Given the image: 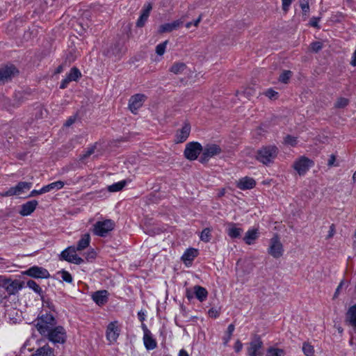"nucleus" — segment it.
Listing matches in <instances>:
<instances>
[{"instance_id":"29","label":"nucleus","mask_w":356,"mask_h":356,"mask_svg":"<svg viewBox=\"0 0 356 356\" xmlns=\"http://www.w3.org/2000/svg\"><path fill=\"white\" fill-rule=\"evenodd\" d=\"M26 286L33 291L40 297H43V291L40 285L34 280H29L26 282Z\"/></svg>"},{"instance_id":"45","label":"nucleus","mask_w":356,"mask_h":356,"mask_svg":"<svg viewBox=\"0 0 356 356\" xmlns=\"http://www.w3.org/2000/svg\"><path fill=\"white\" fill-rule=\"evenodd\" d=\"M49 184H50L51 191L60 190L64 187L65 182H63V181H57L52 182Z\"/></svg>"},{"instance_id":"40","label":"nucleus","mask_w":356,"mask_h":356,"mask_svg":"<svg viewBox=\"0 0 356 356\" xmlns=\"http://www.w3.org/2000/svg\"><path fill=\"white\" fill-rule=\"evenodd\" d=\"M168 43V40H165V41L159 44L156 47V53L157 55L163 56L165 54Z\"/></svg>"},{"instance_id":"46","label":"nucleus","mask_w":356,"mask_h":356,"mask_svg":"<svg viewBox=\"0 0 356 356\" xmlns=\"http://www.w3.org/2000/svg\"><path fill=\"white\" fill-rule=\"evenodd\" d=\"M265 95L270 99H276L278 97V92L270 88L265 92Z\"/></svg>"},{"instance_id":"64","label":"nucleus","mask_w":356,"mask_h":356,"mask_svg":"<svg viewBox=\"0 0 356 356\" xmlns=\"http://www.w3.org/2000/svg\"><path fill=\"white\" fill-rule=\"evenodd\" d=\"M62 71H63V67H62L61 65H60V66H58V67H57V69L56 70L55 73H56V74H59V73H60Z\"/></svg>"},{"instance_id":"43","label":"nucleus","mask_w":356,"mask_h":356,"mask_svg":"<svg viewBox=\"0 0 356 356\" xmlns=\"http://www.w3.org/2000/svg\"><path fill=\"white\" fill-rule=\"evenodd\" d=\"M348 104V100L346 98L340 97L337 100V102L335 103V106L337 108H344Z\"/></svg>"},{"instance_id":"49","label":"nucleus","mask_w":356,"mask_h":356,"mask_svg":"<svg viewBox=\"0 0 356 356\" xmlns=\"http://www.w3.org/2000/svg\"><path fill=\"white\" fill-rule=\"evenodd\" d=\"M293 0H282V7L284 13H287Z\"/></svg>"},{"instance_id":"62","label":"nucleus","mask_w":356,"mask_h":356,"mask_svg":"<svg viewBox=\"0 0 356 356\" xmlns=\"http://www.w3.org/2000/svg\"><path fill=\"white\" fill-rule=\"evenodd\" d=\"M202 19V15H200L198 18L197 19H195L193 22V26H195V27L198 26L200 22H201Z\"/></svg>"},{"instance_id":"37","label":"nucleus","mask_w":356,"mask_h":356,"mask_svg":"<svg viewBox=\"0 0 356 356\" xmlns=\"http://www.w3.org/2000/svg\"><path fill=\"white\" fill-rule=\"evenodd\" d=\"M211 229H209V228L204 229L202 231L200 236L201 241H202L205 243H208L209 241H210L211 238Z\"/></svg>"},{"instance_id":"12","label":"nucleus","mask_w":356,"mask_h":356,"mask_svg":"<svg viewBox=\"0 0 356 356\" xmlns=\"http://www.w3.org/2000/svg\"><path fill=\"white\" fill-rule=\"evenodd\" d=\"M263 342L259 337L254 338L249 343L247 353L249 356H263Z\"/></svg>"},{"instance_id":"33","label":"nucleus","mask_w":356,"mask_h":356,"mask_svg":"<svg viewBox=\"0 0 356 356\" xmlns=\"http://www.w3.org/2000/svg\"><path fill=\"white\" fill-rule=\"evenodd\" d=\"M186 68V65L184 63H175L170 69V71L175 74L183 73Z\"/></svg>"},{"instance_id":"28","label":"nucleus","mask_w":356,"mask_h":356,"mask_svg":"<svg viewBox=\"0 0 356 356\" xmlns=\"http://www.w3.org/2000/svg\"><path fill=\"white\" fill-rule=\"evenodd\" d=\"M90 236L89 234H84L77 243V246L75 248L78 251L86 249L90 244Z\"/></svg>"},{"instance_id":"16","label":"nucleus","mask_w":356,"mask_h":356,"mask_svg":"<svg viewBox=\"0 0 356 356\" xmlns=\"http://www.w3.org/2000/svg\"><path fill=\"white\" fill-rule=\"evenodd\" d=\"M191 133V126L188 123H185L182 127L177 130L175 136V143H181L187 140Z\"/></svg>"},{"instance_id":"60","label":"nucleus","mask_w":356,"mask_h":356,"mask_svg":"<svg viewBox=\"0 0 356 356\" xmlns=\"http://www.w3.org/2000/svg\"><path fill=\"white\" fill-rule=\"evenodd\" d=\"M43 193H48L51 191L50 184H47L41 188Z\"/></svg>"},{"instance_id":"56","label":"nucleus","mask_w":356,"mask_h":356,"mask_svg":"<svg viewBox=\"0 0 356 356\" xmlns=\"http://www.w3.org/2000/svg\"><path fill=\"white\" fill-rule=\"evenodd\" d=\"M41 194H43L42 188H40V190H33L31 192L29 197H33V196L41 195Z\"/></svg>"},{"instance_id":"9","label":"nucleus","mask_w":356,"mask_h":356,"mask_svg":"<svg viewBox=\"0 0 356 356\" xmlns=\"http://www.w3.org/2000/svg\"><path fill=\"white\" fill-rule=\"evenodd\" d=\"M76 251L78 250L75 247L70 246L61 252L60 259L72 264H81L83 262V259L78 256Z\"/></svg>"},{"instance_id":"23","label":"nucleus","mask_w":356,"mask_h":356,"mask_svg":"<svg viewBox=\"0 0 356 356\" xmlns=\"http://www.w3.org/2000/svg\"><path fill=\"white\" fill-rule=\"evenodd\" d=\"M151 10L152 5L150 3L146 5L145 7L143 9L142 13L136 22V26L138 27H143L145 25L149 17Z\"/></svg>"},{"instance_id":"1","label":"nucleus","mask_w":356,"mask_h":356,"mask_svg":"<svg viewBox=\"0 0 356 356\" xmlns=\"http://www.w3.org/2000/svg\"><path fill=\"white\" fill-rule=\"evenodd\" d=\"M56 321L52 314L46 313L36 320L35 327L41 335L47 334L56 325Z\"/></svg>"},{"instance_id":"41","label":"nucleus","mask_w":356,"mask_h":356,"mask_svg":"<svg viewBox=\"0 0 356 356\" xmlns=\"http://www.w3.org/2000/svg\"><path fill=\"white\" fill-rule=\"evenodd\" d=\"M291 72L289 70L284 71L280 76L279 80L280 81L286 83L291 76Z\"/></svg>"},{"instance_id":"31","label":"nucleus","mask_w":356,"mask_h":356,"mask_svg":"<svg viewBox=\"0 0 356 356\" xmlns=\"http://www.w3.org/2000/svg\"><path fill=\"white\" fill-rule=\"evenodd\" d=\"M286 352L282 348L270 346L266 350V356H285Z\"/></svg>"},{"instance_id":"27","label":"nucleus","mask_w":356,"mask_h":356,"mask_svg":"<svg viewBox=\"0 0 356 356\" xmlns=\"http://www.w3.org/2000/svg\"><path fill=\"white\" fill-rule=\"evenodd\" d=\"M143 343L145 348L148 350H152L156 348L157 343L152 337V333L143 335Z\"/></svg>"},{"instance_id":"61","label":"nucleus","mask_w":356,"mask_h":356,"mask_svg":"<svg viewBox=\"0 0 356 356\" xmlns=\"http://www.w3.org/2000/svg\"><path fill=\"white\" fill-rule=\"evenodd\" d=\"M142 328L143 330V335H146L147 334L151 333L150 330L147 327L145 324H144V323L142 324Z\"/></svg>"},{"instance_id":"38","label":"nucleus","mask_w":356,"mask_h":356,"mask_svg":"<svg viewBox=\"0 0 356 356\" xmlns=\"http://www.w3.org/2000/svg\"><path fill=\"white\" fill-rule=\"evenodd\" d=\"M302 351L306 356H314V346L308 343H303Z\"/></svg>"},{"instance_id":"32","label":"nucleus","mask_w":356,"mask_h":356,"mask_svg":"<svg viewBox=\"0 0 356 356\" xmlns=\"http://www.w3.org/2000/svg\"><path fill=\"white\" fill-rule=\"evenodd\" d=\"M53 350L48 346H44L37 350L35 354L32 356H52Z\"/></svg>"},{"instance_id":"25","label":"nucleus","mask_w":356,"mask_h":356,"mask_svg":"<svg viewBox=\"0 0 356 356\" xmlns=\"http://www.w3.org/2000/svg\"><path fill=\"white\" fill-rule=\"evenodd\" d=\"M259 237V233L257 229H248L243 238L245 243L248 245H252L254 241Z\"/></svg>"},{"instance_id":"26","label":"nucleus","mask_w":356,"mask_h":356,"mask_svg":"<svg viewBox=\"0 0 356 356\" xmlns=\"http://www.w3.org/2000/svg\"><path fill=\"white\" fill-rule=\"evenodd\" d=\"M193 293L196 298L200 302L204 301L208 296L207 289L199 285H195L193 287Z\"/></svg>"},{"instance_id":"19","label":"nucleus","mask_w":356,"mask_h":356,"mask_svg":"<svg viewBox=\"0 0 356 356\" xmlns=\"http://www.w3.org/2000/svg\"><path fill=\"white\" fill-rule=\"evenodd\" d=\"M236 186L238 188L243 191L250 190L254 188L256 181L252 177H244L236 181Z\"/></svg>"},{"instance_id":"58","label":"nucleus","mask_w":356,"mask_h":356,"mask_svg":"<svg viewBox=\"0 0 356 356\" xmlns=\"http://www.w3.org/2000/svg\"><path fill=\"white\" fill-rule=\"evenodd\" d=\"M138 317L140 321L143 322L145 320V314L143 312L140 311L138 313Z\"/></svg>"},{"instance_id":"34","label":"nucleus","mask_w":356,"mask_h":356,"mask_svg":"<svg viewBox=\"0 0 356 356\" xmlns=\"http://www.w3.org/2000/svg\"><path fill=\"white\" fill-rule=\"evenodd\" d=\"M97 144H94L87 148L86 151H84L81 154L79 155V160L81 161H84L86 159H88L90 155L95 153V150L96 149Z\"/></svg>"},{"instance_id":"15","label":"nucleus","mask_w":356,"mask_h":356,"mask_svg":"<svg viewBox=\"0 0 356 356\" xmlns=\"http://www.w3.org/2000/svg\"><path fill=\"white\" fill-rule=\"evenodd\" d=\"M120 332V326L118 321L111 322L106 328V339L113 343L115 342L119 337Z\"/></svg>"},{"instance_id":"55","label":"nucleus","mask_w":356,"mask_h":356,"mask_svg":"<svg viewBox=\"0 0 356 356\" xmlns=\"http://www.w3.org/2000/svg\"><path fill=\"white\" fill-rule=\"evenodd\" d=\"M209 315L211 317L216 318L218 316V312L213 308L209 310Z\"/></svg>"},{"instance_id":"18","label":"nucleus","mask_w":356,"mask_h":356,"mask_svg":"<svg viewBox=\"0 0 356 356\" xmlns=\"http://www.w3.org/2000/svg\"><path fill=\"white\" fill-rule=\"evenodd\" d=\"M6 291L10 295H15L23 288L22 283L18 280H6L4 283Z\"/></svg>"},{"instance_id":"57","label":"nucleus","mask_w":356,"mask_h":356,"mask_svg":"<svg viewBox=\"0 0 356 356\" xmlns=\"http://www.w3.org/2000/svg\"><path fill=\"white\" fill-rule=\"evenodd\" d=\"M335 161H336V158H335V156H334L333 154H332V155L330 156V157L329 160H328L327 165H328L329 166H332V165H334V162H335Z\"/></svg>"},{"instance_id":"51","label":"nucleus","mask_w":356,"mask_h":356,"mask_svg":"<svg viewBox=\"0 0 356 356\" xmlns=\"http://www.w3.org/2000/svg\"><path fill=\"white\" fill-rule=\"evenodd\" d=\"M234 348L236 353H239L243 348V344L239 340H237Z\"/></svg>"},{"instance_id":"42","label":"nucleus","mask_w":356,"mask_h":356,"mask_svg":"<svg viewBox=\"0 0 356 356\" xmlns=\"http://www.w3.org/2000/svg\"><path fill=\"white\" fill-rule=\"evenodd\" d=\"M58 274L60 275L61 279L64 282L71 283L73 280L71 274L67 271L62 270L60 272H58Z\"/></svg>"},{"instance_id":"52","label":"nucleus","mask_w":356,"mask_h":356,"mask_svg":"<svg viewBox=\"0 0 356 356\" xmlns=\"http://www.w3.org/2000/svg\"><path fill=\"white\" fill-rule=\"evenodd\" d=\"M195 294L193 293V289L191 290L190 289H186V296L188 300H191L193 298Z\"/></svg>"},{"instance_id":"4","label":"nucleus","mask_w":356,"mask_h":356,"mask_svg":"<svg viewBox=\"0 0 356 356\" xmlns=\"http://www.w3.org/2000/svg\"><path fill=\"white\" fill-rule=\"evenodd\" d=\"M50 341L54 343L63 344L67 339V334L62 326H54L47 334H44Z\"/></svg>"},{"instance_id":"17","label":"nucleus","mask_w":356,"mask_h":356,"mask_svg":"<svg viewBox=\"0 0 356 356\" xmlns=\"http://www.w3.org/2000/svg\"><path fill=\"white\" fill-rule=\"evenodd\" d=\"M185 16H183L181 19H177L171 23H166L159 26V32L160 33H169L173 30L177 29L184 23Z\"/></svg>"},{"instance_id":"53","label":"nucleus","mask_w":356,"mask_h":356,"mask_svg":"<svg viewBox=\"0 0 356 356\" xmlns=\"http://www.w3.org/2000/svg\"><path fill=\"white\" fill-rule=\"evenodd\" d=\"M71 82L69 79L66 76L60 83V88L61 89H64L65 88L67 85L69 84V83Z\"/></svg>"},{"instance_id":"2","label":"nucleus","mask_w":356,"mask_h":356,"mask_svg":"<svg viewBox=\"0 0 356 356\" xmlns=\"http://www.w3.org/2000/svg\"><path fill=\"white\" fill-rule=\"evenodd\" d=\"M278 154V148L275 145H267L257 151V159L264 165L273 162Z\"/></svg>"},{"instance_id":"3","label":"nucleus","mask_w":356,"mask_h":356,"mask_svg":"<svg viewBox=\"0 0 356 356\" xmlns=\"http://www.w3.org/2000/svg\"><path fill=\"white\" fill-rule=\"evenodd\" d=\"M115 222L111 219L97 221L93 225L92 232L100 237H106L114 229Z\"/></svg>"},{"instance_id":"6","label":"nucleus","mask_w":356,"mask_h":356,"mask_svg":"<svg viewBox=\"0 0 356 356\" xmlns=\"http://www.w3.org/2000/svg\"><path fill=\"white\" fill-rule=\"evenodd\" d=\"M201 152L202 153V146L200 143L190 142L186 144L184 154L187 159L194 161Z\"/></svg>"},{"instance_id":"13","label":"nucleus","mask_w":356,"mask_h":356,"mask_svg":"<svg viewBox=\"0 0 356 356\" xmlns=\"http://www.w3.org/2000/svg\"><path fill=\"white\" fill-rule=\"evenodd\" d=\"M32 187L31 182L20 181L15 186L11 187L2 194L3 196H13L22 194Z\"/></svg>"},{"instance_id":"30","label":"nucleus","mask_w":356,"mask_h":356,"mask_svg":"<svg viewBox=\"0 0 356 356\" xmlns=\"http://www.w3.org/2000/svg\"><path fill=\"white\" fill-rule=\"evenodd\" d=\"M346 318L349 323L356 327V305L351 306L347 313Z\"/></svg>"},{"instance_id":"44","label":"nucleus","mask_w":356,"mask_h":356,"mask_svg":"<svg viewBox=\"0 0 356 356\" xmlns=\"http://www.w3.org/2000/svg\"><path fill=\"white\" fill-rule=\"evenodd\" d=\"M284 143L291 146H295L297 144V138L294 136L288 135L284 138Z\"/></svg>"},{"instance_id":"21","label":"nucleus","mask_w":356,"mask_h":356,"mask_svg":"<svg viewBox=\"0 0 356 356\" xmlns=\"http://www.w3.org/2000/svg\"><path fill=\"white\" fill-rule=\"evenodd\" d=\"M38 204V202L36 200H31L26 202L22 205L19 214L22 216L31 215L35 210Z\"/></svg>"},{"instance_id":"11","label":"nucleus","mask_w":356,"mask_h":356,"mask_svg":"<svg viewBox=\"0 0 356 356\" xmlns=\"http://www.w3.org/2000/svg\"><path fill=\"white\" fill-rule=\"evenodd\" d=\"M18 72L17 68L13 65L0 68V85L10 81Z\"/></svg>"},{"instance_id":"20","label":"nucleus","mask_w":356,"mask_h":356,"mask_svg":"<svg viewBox=\"0 0 356 356\" xmlns=\"http://www.w3.org/2000/svg\"><path fill=\"white\" fill-rule=\"evenodd\" d=\"M243 229L238 226V224L234 222H229L227 225L226 233L232 238H239Z\"/></svg>"},{"instance_id":"14","label":"nucleus","mask_w":356,"mask_h":356,"mask_svg":"<svg viewBox=\"0 0 356 356\" xmlns=\"http://www.w3.org/2000/svg\"><path fill=\"white\" fill-rule=\"evenodd\" d=\"M146 99V96L143 94L138 93L132 95L129 100V109L132 113L136 114L138 110L143 106Z\"/></svg>"},{"instance_id":"59","label":"nucleus","mask_w":356,"mask_h":356,"mask_svg":"<svg viewBox=\"0 0 356 356\" xmlns=\"http://www.w3.org/2000/svg\"><path fill=\"white\" fill-rule=\"evenodd\" d=\"M350 65H353V66H356V49H355V51H354L353 56H352V59H351V61H350Z\"/></svg>"},{"instance_id":"47","label":"nucleus","mask_w":356,"mask_h":356,"mask_svg":"<svg viewBox=\"0 0 356 356\" xmlns=\"http://www.w3.org/2000/svg\"><path fill=\"white\" fill-rule=\"evenodd\" d=\"M300 6L303 13H307L309 11V0H299Z\"/></svg>"},{"instance_id":"50","label":"nucleus","mask_w":356,"mask_h":356,"mask_svg":"<svg viewBox=\"0 0 356 356\" xmlns=\"http://www.w3.org/2000/svg\"><path fill=\"white\" fill-rule=\"evenodd\" d=\"M75 120H76V117L75 116H71V117H70L66 120V122H65L64 125L65 127H70L72 124L74 123Z\"/></svg>"},{"instance_id":"36","label":"nucleus","mask_w":356,"mask_h":356,"mask_svg":"<svg viewBox=\"0 0 356 356\" xmlns=\"http://www.w3.org/2000/svg\"><path fill=\"white\" fill-rule=\"evenodd\" d=\"M126 185V181L123 180L117 183H115L108 186V191L110 192H118L122 190Z\"/></svg>"},{"instance_id":"54","label":"nucleus","mask_w":356,"mask_h":356,"mask_svg":"<svg viewBox=\"0 0 356 356\" xmlns=\"http://www.w3.org/2000/svg\"><path fill=\"white\" fill-rule=\"evenodd\" d=\"M318 21H319V18H316V17H313L311 19L310 22H309V24L310 26H313V27H318Z\"/></svg>"},{"instance_id":"48","label":"nucleus","mask_w":356,"mask_h":356,"mask_svg":"<svg viewBox=\"0 0 356 356\" xmlns=\"http://www.w3.org/2000/svg\"><path fill=\"white\" fill-rule=\"evenodd\" d=\"M310 48L312 51L318 52L323 48V44L321 42H314L310 44Z\"/></svg>"},{"instance_id":"35","label":"nucleus","mask_w":356,"mask_h":356,"mask_svg":"<svg viewBox=\"0 0 356 356\" xmlns=\"http://www.w3.org/2000/svg\"><path fill=\"white\" fill-rule=\"evenodd\" d=\"M81 76V73L76 67H72L67 74V77L70 81H76Z\"/></svg>"},{"instance_id":"24","label":"nucleus","mask_w":356,"mask_h":356,"mask_svg":"<svg viewBox=\"0 0 356 356\" xmlns=\"http://www.w3.org/2000/svg\"><path fill=\"white\" fill-rule=\"evenodd\" d=\"M197 250L195 248H188L183 254L181 259L187 265L193 261V259L197 256Z\"/></svg>"},{"instance_id":"39","label":"nucleus","mask_w":356,"mask_h":356,"mask_svg":"<svg viewBox=\"0 0 356 356\" xmlns=\"http://www.w3.org/2000/svg\"><path fill=\"white\" fill-rule=\"evenodd\" d=\"M234 329L235 327L233 324L229 325L227 330V336L223 338V343L225 346H227L229 341H230Z\"/></svg>"},{"instance_id":"8","label":"nucleus","mask_w":356,"mask_h":356,"mask_svg":"<svg viewBox=\"0 0 356 356\" xmlns=\"http://www.w3.org/2000/svg\"><path fill=\"white\" fill-rule=\"evenodd\" d=\"M222 152L220 147L216 144H207L202 147V154L200 161L205 163L211 158L220 154Z\"/></svg>"},{"instance_id":"22","label":"nucleus","mask_w":356,"mask_h":356,"mask_svg":"<svg viewBox=\"0 0 356 356\" xmlns=\"http://www.w3.org/2000/svg\"><path fill=\"white\" fill-rule=\"evenodd\" d=\"M108 293L106 290L97 291L92 295L94 302L98 305H103L108 301Z\"/></svg>"},{"instance_id":"63","label":"nucleus","mask_w":356,"mask_h":356,"mask_svg":"<svg viewBox=\"0 0 356 356\" xmlns=\"http://www.w3.org/2000/svg\"><path fill=\"white\" fill-rule=\"evenodd\" d=\"M178 356H189V355L184 349H181L179 350Z\"/></svg>"},{"instance_id":"10","label":"nucleus","mask_w":356,"mask_h":356,"mask_svg":"<svg viewBox=\"0 0 356 356\" xmlns=\"http://www.w3.org/2000/svg\"><path fill=\"white\" fill-rule=\"evenodd\" d=\"M23 275L35 279H47L50 277L49 271L42 267L33 266L23 272Z\"/></svg>"},{"instance_id":"7","label":"nucleus","mask_w":356,"mask_h":356,"mask_svg":"<svg viewBox=\"0 0 356 356\" xmlns=\"http://www.w3.org/2000/svg\"><path fill=\"white\" fill-rule=\"evenodd\" d=\"M314 165L312 160L306 156H300L293 163V168L300 176L304 175Z\"/></svg>"},{"instance_id":"5","label":"nucleus","mask_w":356,"mask_h":356,"mask_svg":"<svg viewBox=\"0 0 356 356\" xmlns=\"http://www.w3.org/2000/svg\"><path fill=\"white\" fill-rule=\"evenodd\" d=\"M268 252L275 259H278L283 255V245L277 234L274 235L273 237L270 238Z\"/></svg>"}]
</instances>
